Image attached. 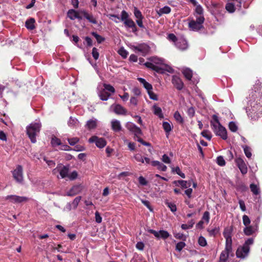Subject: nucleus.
Returning <instances> with one entry per match:
<instances>
[{
    "mask_svg": "<svg viewBox=\"0 0 262 262\" xmlns=\"http://www.w3.org/2000/svg\"><path fill=\"white\" fill-rule=\"evenodd\" d=\"M114 17L123 21L124 26L126 28L132 29L133 33H136L138 29L133 20L129 17L128 13L125 10L122 11L120 17L116 14H110V18Z\"/></svg>",
    "mask_w": 262,
    "mask_h": 262,
    "instance_id": "nucleus-1",
    "label": "nucleus"
},
{
    "mask_svg": "<svg viewBox=\"0 0 262 262\" xmlns=\"http://www.w3.org/2000/svg\"><path fill=\"white\" fill-rule=\"evenodd\" d=\"M212 119L213 121H211L210 124L215 135L221 137L223 140H226L228 137L227 130L221 124L218 117L216 115H213Z\"/></svg>",
    "mask_w": 262,
    "mask_h": 262,
    "instance_id": "nucleus-2",
    "label": "nucleus"
},
{
    "mask_svg": "<svg viewBox=\"0 0 262 262\" xmlns=\"http://www.w3.org/2000/svg\"><path fill=\"white\" fill-rule=\"evenodd\" d=\"M41 124L38 123H32L27 127V134L32 143L36 142V136L39 133Z\"/></svg>",
    "mask_w": 262,
    "mask_h": 262,
    "instance_id": "nucleus-3",
    "label": "nucleus"
},
{
    "mask_svg": "<svg viewBox=\"0 0 262 262\" xmlns=\"http://www.w3.org/2000/svg\"><path fill=\"white\" fill-rule=\"evenodd\" d=\"M253 238H248L242 247H239L236 250V255L238 258H244L246 257L250 250V246L253 244Z\"/></svg>",
    "mask_w": 262,
    "mask_h": 262,
    "instance_id": "nucleus-4",
    "label": "nucleus"
},
{
    "mask_svg": "<svg viewBox=\"0 0 262 262\" xmlns=\"http://www.w3.org/2000/svg\"><path fill=\"white\" fill-rule=\"evenodd\" d=\"M89 142L95 143L96 146L99 148H102L106 145L107 142L103 138H99L97 136H93L89 139Z\"/></svg>",
    "mask_w": 262,
    "mask_h": 262,
    "instance_id": "nucleus-5",
    "label": "nucleus"
},
{
    "mask_svg": "<svg viewBox=\"0 0 262 262\" xmlns=\"http://www.w3.org/2000/svg\"><path fill=\"white\" fill-rule=\"evenodd\" d=\"M14 179L18 183H21L23 181V169L21 165H18L16 168L12 171Z\"/></svg>",
    "mask_w": 262,
    "mask_h": 262,
    "instance_id": "nucleus-6",
    "label": "nucleus"
},
{
    "mask_svg": "<svg viewBox=\"0 0 262 262\" xmlns=\"http://www.w3.org/2000/svg\"><path fill=\"white\" fill-rule=\"evenodd\" d=\"M235 162L243 174H245L247 173V166L243 158L241 157L237 158L235 160Z\"/></svg>",
    "mask_w": 262,
    "mask_h": 262,
    "instance_id": "nucleus-7",
    "label": "nucleus"
},
{
    "mask_svg": "<svg viewBox=\"0 0 262 262\" xmlns=\"http://www.w3.org/2000/svg\"><path fill=\"white\" fill-rule=\"evenodd\" d=\"M232 227L226 228L223 232L224 237L226 238V245H227V249H230V245H232L231 232Z\"/></svg>",
    "mask_w": 262,
    "mask_h": 262,
    "instance_id": "nucleus-8",
    "label": "nucleus"
},
{
    "mask_svg": "<svg viewBox=\"0 0 262 262\" xmlns=\"http://www.w3.org/2000/svg\"><path fill=\"white\" fill-rule=\"evenodd\" d=\"M6 199L10 201L12 203H22L26 202L29 200V199L25 196H20L15 195H10L6 197Z\"/></svg>",
    "mask_w": 262,
    "mask_h": 262,
    "instance_id": "nucleus-9",
    "label": "nucleus"
},
{
    "mask_svg": "<svg viewBox=\"0 0 262 262\" xmlns=\"http://www.w3.org/2000/svg\"><path fill=\"white\" fill-rule=\"evenodd\" d=\"M231 255V256L233 255V253L232 251V245H230V249H227V245H226L225 249L224 251H222L220 255V262H226L228 256Z\"/></svg>",
    "mask_w": 262,
    "mask_h": 262,
    "instance_id": "nucleus-10",
    "label": "nucleus"
},
{
    "mask_svg": "<svg viewBox=\"0 0 262 262\" xmlns=\"http://www.w3.org/2000/svg\"><path fill=\"white\" fill-rule=\"evenodd\" d=\"M172 83L178 90H181L184 88V83L182 79L177 75H173L172 78Z\"/></svg>",
    "mask_w": 262,
    "mask_h": 262,
    "instance_id": "nucleus-11",
    "label": "nucleus"
},
{
    "mask_svg": "<svg viewBox=\"0 0 262 262\" xmlns=\"http://www.w3.org/2000/svg\"><path fill=\"white\" fill-rule=\"evenodd\" d=\"M134 48L136 51L141 52L143 56H145L149 51V47L145 44H140L137 46H134Z\"/></svg>",
    "mask_w": 262,
    "mask_h": 262,
    "instance_id": "nucleus-12",
    "label": "nucleus"
},
{
    "mask_svg": "<svg viewBox=\"0 0 262 262\" xmlns=\"http://www.w3.org/2000/svg\"><path fill=\"white\" fill-rule=\"evenodd\" d=\"M83 189V186L79 184L73 186L67 192L68 196H74L80 192Z\"/></svg>",
    "mask_w": 262,
    "mask_h": 262,
    "instance_id": "nucleus-13",
    "label": "nucleus"
},
{
    "mask_svg": "<svg viewBox=\"0 0 262 262\" xmlns=\"http://www.w3.org/2000/svg\"><path fill=\"white\" fill-rule=\"evenodd\" d=\"M81 13L83 14L84 17L86 18L90 23L93 24H97V21L96 18L92 14H89L86 11H81Z\"/></svg>",
    "mask_w": 262,
    "mask_h": 262,
    "instance_id": "nucleus-14",
    "label": "nucleus"
},
{
    "mask_svg": "<svg viewBox=\"0 0 262 262\" xmlns=\"http://www.w3.org/2000/svg\"><path fill=\"white\" fill-rule=\"evenodd\" d=\"M114 112L117 115H126L127 114V110L119 104L114 106Z\"/></svg>",
    "mask_w": 262,
    "mask_h": 262,
    "instance_id": "nucleus-15",
    "label": "nucleus"
},
{
    "mask_svg": "<svg viewBox=\"0 0 262 262\" xmlns=\"http://www.w3.org/2000/svg\"><path fill=\"white\" fill-rule=\"evenodd\" d=\"M210 217L209 214H204L202 220L196 224V227L197 228H203V224H207L209 221Z\"/></svg>",
    "mask_w": 262,
    "mask_h": 262,
    "instance_id": "nucleus-16",
    "label": "nucleus"
},
{
    "mask_svg": "<svg viewBox=\"0 0 262 262\" xmlns=\"http://www.w3.org/2000/svg\"><path fill=\"white\" fill-rule=\"evenodd\" d=\"M188 27L192 31H199L203 28V26H201L193 19L189 22Z\"/></svg>",
    "mask_w": 262,
    "mask_h": 262,
    "instance_id": "nucleus-17",
    "label": "nucleus"
},
{
    "mask_svg": "<svg viewBox=\"0 0 262 262\" xmlns=\"http://www.w3.org/2000/svg\"><path fill=\"white\" fill-rule=\"evenodd\" d=\"M68 16L71 19L74 20L75 18L82 19V17L79 15L78 12L74 9H70L68 12Z\"/></svg>",
    "mask_w": 262,
    "mask_h": 262,
    "instance_id": "nucleus-18",
    "label": "nucleus"
},
{
    "mask_svg": "<svg viewBox=\"0 0 262 262\" xmlns=\"http://www.w3.org/2000/svg\"><path fill=\"white\" fill-rule=\"evenodd\" d=\"M257 226H247L244 229V232L246 235H251L257 230Z\"/></svg>",
    "mask_w": 262,
    "mask_h": 262,
    "instance_id": "nucleus-19",
    "label": "nucleus"
},
{
    "mask_svg": "<svg viewBox=\"0 0 262 262\" xmlns=\"http://www.w3.org/2000/svg\"><path fill=\"white\" fill-rule=\"evenodd\" d=\"M35 23V19L33 18H30L26 20L25 23V26L28 30H32L35 28L34 25Z\"/></svg>",
    "mask_w": 262,
    "mask_h": 262,
    "instance_id": "nucleus-20",
    "label": "nucleus"
},
{
    "mask_svg": "<svg viewBox=\"0 0 262 262\" xmlns=\"http://www.w3.org/2000/svg\"><path fill=\"white\" fill-rule=\"evenodd\" d=\"M111 124L112 128L114 132H118L121 130V125L118 120H113L112 121Z\"/></svg>",
    "mask_w": 262,
    "mask_h": 262,
    "instance_id": "nucleus-21",
    "label": "nucleus"
},
{
    "mask_svg": "<svg viewBox=\"0 0 262 262\" xmlns=\"http://www.w3.org/2000/svg\"><path fill=\"white\" fill-rule=\"evenodd\" d=\"M98 95L101 100L106 101L110 97L111 94L102 89L99 92Z\"/></svg>",
    "mask_w": 262,
    "mask_h": 262,
    "instance_id": "nucleus-22",
    "label": "nucleus"
},
{
    "mask_svg": "<svg viewBox=\"0 0 262 262\" xmlns=\"http://www.w3.org/2000/svg\"><path fill=\"white\" fill-rule=\"evenodd\" d=\"M144 65L147 68L151 69L152 70L158 73L161 72V71L162 70V69L161 68H160L158 66H155L151 62H146L145 63H144Z\"/></svg>",
    "mask_w": 262,
    "mask_h": 262,
    "instance_id": "nucleus-23",
    "label": "nucleus"
},
{
    "mask_svg": "<svg viewBox=\"0 0 262 262\" xmlns=\"http://www.w3.org/2000/svg\"><path fill=\"white\" fill-rule=\"evenodd\" d=\"M138 80L143 85L144 88L148 91H150V89H152V86L151 84L147 82L144 78H138Z\"/></svg>",
    "mask_w": 262,
    "mask_h": 262,
    "instance_id": "nucleus-24",
    "label": "nucleus"
},
{
    "mask_svg": "<svg viewBox=\"0 0 262 262\" xmlns=\"http://www.w3.org/2000/svg\"><path fill=\"white\" fill-rule=\"evenodd\" d=\"M152 107L154 113L155 115L158 116L160 119L164 118V115L162 113V109L160 107L155 105Z\"/></svg>",
    "mask_w": 262,
    "mask_h": 262,
    "instance_id": "nucleus-25",
    "label": "nucleus"
},
{
    "mask_svg": "<svg viewBox=\"0 0 262 262\" xmlns=\"http://www.w3.org/2000/svg\"><path fill=\"white\" fill-rule=\"evenodd\" d=\"M176 45L178 49L182 51L186 50L188 47L186 40L183 39L178 41Z\"/></svg>",
    "mask_w": 262,
    "mask_h": 262,
    "instance_id": "nucleus-26",
    "label": "nucleus"
},
{
    "mask_svg": "<svg viewBox=\"0 0 262 262\" xmlns=\"http://www.w3.org/2000/svg\"><path fill=\"white\" fill-rule=\"evenodd\" d=\"M69 168L67 166H63L59 170V174L62 178L68 177Z\"/></svg>",
    "mask_w": 262,
    "mask_h": 262,
    "instance_id": "nucleus-27",
    "label": "nucleus"
},
{
    "mask_svg": "<svg viewBox=\"0 0 262 262\" xmlns=\"http://www.w3.org/2000/svg\"><path fill=\"white\" fill-rule=\"evenodd\" d=\"M171 11V9L168 6H165L160 8L158 11L157 13L159 16H161L164 14H169Z\"/></svg>",
    "mask_w": 262,
    "mask_h": 262,
    "instance_id": "nucleus-28",
    "label": "nucleus"
},
{
    "mask_svg": "<svg viewBox=\"0 0 262 262\" xmlns=\"http://www.w3.org/2000/svg\"><path fill=\"white\" fill-rule=\"evenodd\" d=\"M96 126V121L94 120H90L88 121L86 124V126L89 130L95 128Z\"/></svg>",
    "mask_w": 262,
    "mask_h": 262,
    "instance_id": "nucleus-29",
    "label": "nucleus"
},
{
    "mask_svg": "<svg viewBox=\"0 0 262 262\" xmlns=\"http://www.w3.org/2000/svg\"><path fill=\"white\" fill-rule=\"evenodd\" d=\"M51 144L53 147H55L56 146L61 145L62 143L60 139L54 136L51 139Z\"/></svg>",
    "mask_w": 262,
    "mask_h": 262,
    "instance_id": "nucleus-30",
    "label": "nucleus"
},
{
    "mask_svg": "<svg viewBox=\"0 0 262 262\" xmlns=\"http://www.w3.org/2000/svg\"><path fill=\"white\" fill-rule=\"evenodd\" d=\"M183 74L185 77L188 80H190L192 77V72L189 69L184 70L183 72Z\"/></svg>",
    "mask_w": 262,
    "mask_h": 262,
    "instance_id": "nucleus-31",
    "label": "nucleus"
},
{
    "mask_svg": "<svg viewBox=\"0 0 262 262\" xmlns=\"http://www.w3.org/2000/svg\"><path fill=\"white\" fill-rule=\"evenodd\" d=\"M134 14L137 19L144 18V16H143L141 12L137 7L134 8Z\"/></svg>",
    "mask_w": 262,
    "mask_h": 262,
    "instance_id": "nucleus-32",
    "label": "nucleus"
},
{
    "mask_svg": "<svg viewBox=\"0 0 262 262\" xmlns=\"http://www.w3.org/2000/svg\"><path fill=\"white\" fill-rule=\"evenodd\" d=\"M250 188L252 193L255 195H257L259 193V189L257 186L255 184H251L250 185Z\"/></svg>",
    "mask_w": 262,
    "mask_h": 262,
    "instance_id": "nucleus-33",
    "label": "nucleus"
},
{
    "mask_svg": "<svg viewBox=\"0 0 262 262\" xmlns=\"http://www.w3.org/2000/svg\"><path fill=\"white\" fill-rule=\"evenodd\" d=\"M91 34L95 37L98 43H101L105 40V38L104 37L97 34V33L96 32H92L91 33Z\"/></svg>",
    "mask_w": 262,
    "mask_h": 262,
    "instance_id": "nucleus-34",
    "label": "nucleus"
},
{
    "mask_svg": "<svg viewBox=\"0 0 262 262\" xmlns=\"http://www.w3.org/2000/svg\"><path fill=\"white\" fill-rule=\"evenodd\" d=\"M225 8L226 10L230 13H233L235 11L234 5L231 3H228L226 5Z\"/></svg>",
    "mask_w": 262,
    "mask_h": 262,
    "instance_id": "nucleus-35",
    "label": "nucleus"
},
{
    "mask_svg": "<svg viewBox=\"0 0 262 262\" xmlns=\"http://www.w3.org/2000/svg\"><path fill=\"white\" fill-rule=\"evenodd\" d=\"M162 126L166 134H169L171 130V126L170 124L167 122H163Z\"/></svg>",
    "mask_w": 262,
    "mask_h": 262,
    "instance_id": "nucleus-36",
    "label": "nucleus"
},
{
    "mask_svg": "<svg viewBox=\"0 0 262 262\" xmlns=\"http://www.w3.org/2000/svg\"><path fill=\"white\" fill-rule=\"evenodd\" d=\"M174 118L176 120L180 123L183 124L184 123V120L181 114L178 111H176L174 114Z\"/></svg>",
    "mask_w": 262,
    "mask_h": 262,
    "instance_id": "nucleus-37",
    "label": "nucleus"
},
{
    "mask_svg": "<svg viewBox=\"0 0 262 262\" xmlns=\"http://www.w3.org/2000/svg\"><path fill=\"white\" fill-rule=\"evenodd\" d=\"M104 89L103 90H105V91L111 92L112 93H114L115 92V88L111 85L109 84H103Z\"/></svg>",
    "mask_w": 262,
    "mask_h": 262,
    "instance_id": "nucleus-38",
    "label": "nucleus"
},
{
    "mask_svg": "<svg viewBox=\"0 0 262 262\" xmlns=\"http://www.w3.org/2000/svg\"><path fill=\"white\" fill-rule=\"evenodd\" d=\"M243 149H244V153H245L246 156L248 158H251V157L252 156V154L251 152L250 147H249V146H248L247 145H245V146H243Z\"/></svg>",
    "mask_w": 262,
    "mask_h": 262,
    "instance_id": "nucleus-39",
    "label": "nucleus"
},
{
    "mask_svg": "<svg viewBox=\"0 0 262 262\" xmlns=\"http://www.w3.org/2000/svg\"><path fill=\"white\" fill-rule=\"evenodd\" d=\"M201 135L208 140H210L212 138L210 132L208 130H204L201 132Z\"/></svg>",
    "mask_w": 262,
    "mask_h": 262,
    "instance_id": "nucleus-40",
    "label": "nucleus"
},
{
    "mask_svg": "<svg viewBox=\"0 0 262 262\" xmlns=\"http://www.w3.org/2000/svg\"><path fill=\"white\" fill-rule=\"evenodd\" d=\"M216 163L219 165H220L221 166H225L226 164V162H225L223 157L222 156H220L217 157Z\"/></svg>",
    "mask_w": 262,
    "mask_h": 262,
    "instance_id": "nucleus-41",
    "label": "nucleus"
},
{
    "mask_svg": "<svg viewBox=\"0 0 262 262\" xmlns=\"http://www.w3.org/2000/svg\"><path fill=\"white\" fill-rule=\"evenodd\" d=\"M79 141V139L77 137H74L71 138H68V141L70 145L72 146L75 145L76 144H77Z\"/></svg>",
    "mask_w": 262,
    "mask_h": 262,
    "instance_id": "nucleus-42",
    "label": "nucleus"
},
{
    "mask_svg": "<svg viewBox=\"0 0 262 262\" xmlns=\"http://www.w3.org/2000/svg\"><path fill=\"white\" fill-rule=\"evenodd\" d=\"M77 122L78 121L76 119L71 117L68 121V124L70 127H74L76 125Z\"/></svg>",
    "mask_w": 262,
    "mask_h": 262,
    "instance_id": "nucleus-43",
    "label": "nucleus"
},
{
    "mask_svg": "<svg viewBox=\"0 0 262 262\" xmlns=\"http://www.w3.org/2000/svg\"><path fill=\"white\" fill-rule=\"evenodd\" d=\"M229 128L232 132H235L237 130V126L235 122L231 121L229 123Z\"/></svg>",
    "mask_w": 262,
    "mask_h": 262,
    "instance_id": "nucleus-44",
    "label": "nucleus"
},
{
    "mask_svg": "<svg viewBox=\"0 0 262 262\" xmlns=\"http://www.w3.org/2000/svg\"><path fill=\"white\" fill-rule=\"evenodd\" d=\"M92 56L95 60H97L99 57V53L98 52V49L94 47L92 49Z\"/></svg>",
    "mask_w": 262,
    "mask_h": 262,
    "instance_id": "nucleus-45",
    "label": "nucleus"
},
{
    "mask_svg": "<svg viewBox=\"0 0 262 262\" xmlns=\"http://www.w3.org/2000/svg\"><path fill=\"white\" fill-rule=\"evenodd\" d=\"M174 236L179 239L182 240L183 241H185L186 240L187 237L184 234L181 233H174Z\"/></svg>",
    "mask_w": 262,
    "mask_h": 262,
    "instance_id": "nucleus-46",
    "label": "nucleus"
},
{
    "mask_svg": "<svg viewBox=\"0 0 262 262\" xmlns=\"http://www.w3.org/2000/svg\"><path fill=\"white\" fill-rule=\"evenodd\" d=\"M172 171L176 172L179 176H180L182 178H185V174L181 171L180 167L178 166H177L174 168H173Z\"/></svg>",
    "mask_w": 262,
    "mask_h": 262,
    "instance_id": "nucleus-47",
    "label": "nucleus"
},
{
    "mask_svg": "<svg viewBox=\"0 0 262 262\" xmlns=\"http://www.w3.org/2000/svg\"><path fill=\"white\" fill-rule=\"evenodd\" d=\"M159 233L160 238H162L163 239H166L168 238L169 236V234L168 233V232L165 230H160Z\"/></svg>",
    "mask_w": 262,
    "mask_h": 262,
    "instance_id": "nucleus-48",
    "label": "nucleus"
},
{
    "mask_svg": "<svg viewBox=\"0 0 262 262\" xmlns=\"http://www.w3.org/2000/svg\"><path fill=\"white\" fill-rule=\"evenodd\" d=\"M152 89H150V91H148L147 93L149 96L150 99L154 100H158V96L152 91Z\"/></svg>",
    "mask_w": 262,
    "mask_h": 262,
    "instance_id": "nucleus-49",
    "label": "nucleus"
},
{
    "mask_svg": "<svg viewBox=\"0 0 262 262\" xmlns=\"http://www.w3.org/2000/svg\"><path fill=\"white\" fill-rule=\"evenodd\" d=\"M118 53L123 58H126L128 55V52L123 48L119 49Z\"/></svg>",
    "mask_w": 262,
    "mask_h": 262,
    "instance_id": "nucleus-50",
    "label": "nucleus"
},
{
    "mask_svg": "<svg viewBox=\"0 0 262 262\" xmlns=\"http://www.w3.org/2000/svg\"><path fill=\"white\" fill-rule=\"evenodd\" d=\"M186 244L183 242H180L176 245V249L178 251H181L185 246Z\"/></svg>",
    "mask_w": 262,
    "mask_h": 262,
    "instance_id": "nucleus-51",
    "label": "nucleus"
},
{
    "mask_svg": "<svg viewBox=\"0 0 262 262\" xmlns=\"http://www.w3.org/2000/svg\"><path fill=\"white\" fill-rule=\"evenodd\" d=\"M178 183L182 188H187L190 187V185H187V181L184 180H178Z\"/></svg>",
    "mask_w": 262,
    "mask_h": 262,
    "instance_id": "nucleus-52",
    "label": "nucleus"
},
{
    "mask_svg": "<svg viewBox=\"0 0 262 262\" xmlns=\"http://www.w3.org/2000/svg\"><path fill=\"white\" fill-rule=\"evenodd\" d=\"M187 114L190 118H192L194 116L195 110L193 107H190L187 110Z\"/></svg>",
    "mask_w": 262,
    "mask_h": 262,
    "instance_id": "nucleus-53",
    "label": "nucleus"
},
{
    "mask_svg": "<svg viewBox=\"0 0 262 262\" xmlns=\"http://www.w3.org/2000/svg\"><path fill=\"white\" fill-rule=\"evenodd\" d=\"M204 20H205V18H204V16L200 15V16L196 17V20H195V22L198 23L199 25H200L201 26H203V24L204 23Z\"/></svg>",
    "mask_w": 262,
    "mask_h": 262,
    "instance_id": "nucleus-54",
    "label": "nucleus"
},
{
    "mask_svg": "<svg viewBox=\"0 0 262 262\" xmlns=\"http://www.w3.org/2000/svg\"><path fill=\"white\" fill-rule=\"evenodd\" d=\"M199 244L200 246L204 247L207 245L205 238L203 236H200L198 240Z\"/></svg>",
    "mask_w": 262,
    "mask_h": 262,
    "instance_id": "nucleus-55",
    "label": "nucleus"
},
{
    "mask_svg": "<svg viewBox=\"0 0 262 262\" xmlns=\"http://www.w3.org/2000/svg\"><path fill=\"white\" fill-rule=\"evenodd\" d=\"M243 220L244 224L246 226H249V224L250 223V220L247 215H244L243 217Z\"/></svg>",
    "mask_w": 262,
    "mask_h": 262,
    "instance_id": "nucleus-56",
    "label": "nucleus"
},
{
    "mask_svg": "<svg viewBox=\"0 0 262 262\" xmlns=\"http://www.w3.org/2000/svg\"><path fill=\"white\" fill-rule=\"evenodd\" d=\"M195 12L199 14L200 15H202L203 13V9L202 6L200 5H197L195 8Z\"/></svg>",
    "mask_w": 262,
    "mask_h": 262,
    "instance_id": "nucleus-57",
    "label": "nucleus"
},
{
    "mask_svg": "<svg viewBox=\"0 0 262 262\" xmlns=\"http://www.w3.org/2000/svg\"><path fill=\"white\" fill-rule=\"evenodd\" d=\"M139 182V183L145 186L147 184V181L146 180V179L142 176H140L138 178Z\"/></svg>",
    "mask_w": 262,
    "mask_h": 262,
    "instance_id": "nucleus-58",
    "label": "nucleus"
},
{
    "mask_svg": "<svg viewBox=\"0 0 262 262\" xmlns=\"http://www.w3.org/2000/svg\"><path fill=\"white\" fill-rule=\"evenodd\" d=\"M162 160L163 162L166 164H169L171 162L170 158L166 154L163 155Z\"/></svg>",
    "mask_w": 262,
    "mask_h": 262,
    "instance_id": "nucleus-59",
    "label": "nucleus"
},
{
    "mask_svg": "<svg viewBox=\"0 0 262 262\" xmlns=\"http://www.w3.org/2000/svg\"><path fill=\"white\" fill-rule=\"evenodd\" d=\"M134 158L137 162H140L142 163H144V159L140 154H136L135 155Z\"/></svg>",
    "mask_w": 262,
    "mask_h": 262,
    "instance_id": "nucleus-60",
    "label": "nucleus"
},
{
    "mask_svg": "<svg viewBox=\"0 0 262 262\" xmlns=\"http://www.w3.org/2000/svg\"><path fill=\"white\" fill-rule=\"evenodd\" d=\"M77 172L76 171H74L70 174L68 175V177L70 180H73L77 178Z\"/></svg>",
    "mask_w": 262,
    "mask_h": 262,
    "instance_id": "nucleus-61",
    "label": "nucleus"
},
{
    "mask_svg": "<svg viewBox=\"0 0 262 262\" xmlns=\"http://www.w3.org/2000/svg\"><path fill=\"white\" fill-rule=\"evenodd\" d=\"M135 128V129L133 132L135 135V137H137L138 135L142 134V130L139 127L136 126Z\"/></svg>",
    "mask_w": 262,
    "mask_h": 262,
    "instance_id": "nucleus-62",
    "label": "nucleus"
},
{
    "mask_svg": "<svg viewBox=\"0 0 262 262\" xmlns=\"http://www.w3.org/2000/svg\"><path fill=\"white\" fill-rule=\"evenodd\" d=\"M167 206L170 208L171 211L173 212L177 210V207L175 204L171 203H168Z\"/></svg>",
    "mask_w": 262,
    "mask_h": 262,
    "instance_id": "nucleus-63",
    "label": "nucleus"
},
{
    "mask_svg": "<svg viewBox=\"0 0 262 262\" xmlns=\"http://www.w3.org/2000/svg\"><path fill=\"white\" fill-rule=\"evenodd\" d=\"M168 38L169 40L172 41L173 42H176L177 41V38L176 36L173 33H170L168 35Z\"/></svg>",
    "mask_w": 262,
    "mask_h": 262,
    "instance_id": "nucleus-64",
    "label": "nucleus"
}]
</instances>
